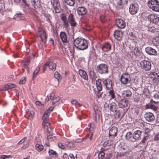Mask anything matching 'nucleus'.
Masks as SVG:
<instances>
[{
  "mask_svg": "<svg viewBox=\"0 0 159 159\" xmlns=\"http://www.w3.org/2000/svg\"><path fill=\"white\" fill-rule=\"evenodd\" d=\"M133 135L131 132H128L125 135L126 139L129 141H131L133 138Z\"/></svg>",
  "mask_w": 159,
  "mask_h": 159,
  "instance_id": "obj_36",
  "label": "nucleus"
},
{
  "mask_svg": "<svg viewBox=\"0 0 159 159\" xmlns=\"http://www.w3.org/2000/svg\"><path fill=\"white\" fill-rule=\"evenodd\" d=\"M97 71L101 74H105L108 72V67L105 64H100L97 66Z\"/></svg>",
  "mask_w": 159,
  "mask_h": 159,
  "instance_id": "obj_4",
  "label": "nucleus"
},
{
  "mask_svg": "<svg viewBox=\"0 0 159 159\" xmlns=\"http://www.w3.org/2000/svg\"><path fill=\"white\" fill-rule=\"evenodd\" d=\"M127 3V0H119L117 2V4L119 6L125 5Z\"/></svg>",
  "mask_w": 159,
  "mask_h": 159,
  "instance_id": "obj_43",
  "label": "nucleus"
},
{
  "mask_svg": "<svg viewBox=\"0 0 159 159\" xmlns=\"http://www.w3.org/2000/svg\"><path fill=\"white\" fill-rule=\"evenodd\" d=\"M79 73L81 77L86 80H88V76L86 72L85 71L81 69H80L79 70Z\"/></svg>",
  "mask_w": 159,
  "mask_h": 159,
  "instance_id": "obj_25",
  "label": "nucleus"
},
{
  "mask_svg": "<svg viewBox=\"0 0 159 159\" xmlns=\"http://www.w3.org/2000/svg\"><path fill=\"white\" fill-rule=\"evenodd\" d=\"M42 126L44 128H45L46 127H48L49 125V123L48 122V120H43L42 123Z\"/></svg>",
  "mask_w": 159,
  "mask_h": 159,
  "instance_id": "obj_47",
  "label": "nucleus"
},
{
  "mask_svg": "<svg viewBox=\"0 0 159 159\" xmlns=\"http://www.w3.org/2000/svg\"><path fill=\"white\" fill-rule=\"evenodd\" d=\"M55 97V94L53 93H52L50 94L49 98L51 100H53Z\"/></svg>",
  "mask_w": 159,
  "mask_h": 159,
  "instance_id": "obj_61",
  "label": "nucleus"
},
{
  "mask_svg": "<svg viewBox=\"0 0 159 159\" xmlns=\"http://www.w3.org/2000/svg\"><path fill=\"white\" fill-rule=\"evenodd\" d=\"M117 132V129L115 126L112 127L110 129L109 132V135L110 137L113 138L116 136Z\"/></svg>",
  "mask_w": 159,
  "mask_h": 159,
  "instance_id": "obj_18",
  "label": "nucleus"
},
{
  "mask_svg": "<svg viewBox=\"0 0 159 159\" xmlns=\"http://www.w3.org/2000/svg\"><path fill=\"white\" fill-rule=\"evenodd\" d=\"M65 2L67 5L72 6L75 3V0H64Z\"/></svg>",
  "mask_w": 159,
  "mask_h": 159,
  "instance_id": "obj_40",
  "label": "nucleus"
},
{
  "mask_svg": "<svg viewBox=\"0 0 159 159\" xmlns=\"http://www.w3.org/2000/svg\"><path fill=\"white\" fill-rule=\"evenodd\" d=\"M130 79V75L127 73H123L121 76L120 81L121 83L124 84H126L129 83Z\"/></svg>",
  "mask_w": 159,
  "mask_h": 159,
  "instance_id": "obj_7",
  "label": "nucleus"
},
{
  "mask_svg": "<svg viewBox=\"0 0 159 159\" xmlns=\"http://www.w3.org/2000/svg\"><path fill=\"white\" fill-rule=\"evenodd\" d=\"M149 78H151L152 81L156 82L159 78V76L157 73L155 72L150 73L149 75Z\"/></svg>",
  "mask_w": 159,
  "mask_h": 159,
  "instance_id": "obj_20",
  "label": "nucleus"
},
{
  "mask_svg": "<svg viewBox=\"0 0 159 159\" xmlns=\"http://www.w3.org/2000/svg\"><path fill=\"white\" fill-rule=\"evenodd\" d=\"M89 76L90 78L92 80L95 79L96 78V74L93 70H91L89 72Z\"/></svg>",
  "mask_w": 159,
  "mask_h": 159,
  "instance_id": "obj_37",
  "label": "nucleus"
},
{
  "mask_svg": "<svg viewBox=\"0 0 159 159\" xmlns=\"http://www.w3.org/2000/svg\"><path fill=\"white\" fill-rule=\"evenodd\" d=\"M51 3L53 7H54L55 6L56 7L60 5L58 0H53L51 2Z\"/></svg>",
  "mask_w": 159,
  "mask_h": 159,
  "instance_id": "obj_46",
  "label": "nucleus"
},
{
  "mask_svg": "<svg viewBox=\"0 0 159 159\" xmlns=\"http://www.w3.org/2000/svg\"><path fill=\"white\" fill-rule=\"evenodd\" d=\"M144 118L148 121H153L155 119L154 114L150 112H147L144 115Z\"/></svg>",
  "mask_w": 159,
  "mask_h": 159,
  "instance_id": "obj_12",
  "label": "nucleus"
},
{
  "mask_svg": "<svg viewBox=\"0 0 159 159\" xmlns=\"http://www.w3.org/2000/svg\"><path fill=\"white\" fill-rule=\"evenodd\" d=\"M132 95L131 91L129 90L124 91L123 92L122 95L125 99H127L130 98Z\"/></svg>",
  "mask_w": 159,
  "mask_h": 159,
  "instance_id": "obj_23",
  "label": "nucleus"
},
{
  "mask_svg": "<svg viewBox=\"0 0 159 159\" xmlns=\"http://www.w3.org/2000/svg\"><path fill=\"white\" fill-rule=\"evenodd\" d=\"M146 107L147 108H150L153 110L154 111H156L157 108V107L154 105L152 104H147L146 105Z\"/></svg>",
  "mask_w": 159,
  "mask_h": 159,
  "instance_id": "obj_39",
  "label": "nucleus"
},
{
  "mask_svg": "<svg viewBox=\"0 0 159 159\" xmlns=\"http://www.w3.org/2000/svg\"><path fill=\"white\" fill-rule=\"evenodd\" d=\"M115 101L118 103L119 107L123 108L127 107L129 105V101L125 98L121 99L120 96L116 98Z\"/></svg>",
  "mask_w": 159,
  "mask_h": 159,
  "instance_id": "obj_3",
  "label": "nucleus"
},
{
  "mask_svg": "<svg viewBox=\"0 0 159 159\" xmlns=\"http://www.w3.org/2000/svg\"><path fill=\"white\" fill-rule=\"evenodd\" d=\"M159 139V133L155 135L154 140L155 141L158 140Z\"/></svg>",
  "mask_w": 159,
  "mask_h": 159,
  "instance_id": "obj_63",
  "label": "nucleus"
},
{
  "mask_svg": "<svg viewBox=\"0 0 159 159\" xmlns=\"http://www.w3.org/2000/svg\"><path fill=\"white\" fill-rule=\"evenodd\" d=\"M77 11L79 15L83 16L87 12V10L84 7H79L77 9Z\"/></svg>",
  "mask_w": 159,
  "mask_h": 159,
  "instance_id": "obj_19",
  "label": "nucleus"
},
{
  "mask_svg": "<svg viewBox=\"0 0 159 159\" xmlns=\"http://www.w3.org/2000/svg\"><path fill=\"white\" fill-rule=\"evenodd\" d=\"M102 92H101V91H98L96 96L98 97L99 98L100 97H101L102 94Z\"/></svg>",
  "mask_w": 159,
  "mask_h": 159,
  "instance_id": "obj_60",
  "label": "nucleus"
},
{
  "mask_svg": "<svg viewBox=\"0 0 159 159\" xmlns=\"http://www.w3.org/2000/svg\"><path fill=\"white\" fill-rule=\"evenodd\" d=\"M105 155V153L102 151H101L99 153L98 158L99 159H102L104 158Z\"/></svg>",
  "mask_w": 159,
  "mask_h": 159,
  "instance_id": "obj_50",
  "label": "nucleus"
},
{
  "mask_svg": "<svg viewBox=\"0 0 159 159\" xmlns=\"http://www.w3.org/2000/svg\"><path fill=\"white\" fill-rule=\"evenodd\" d=\"M49 114L48 113V111H46L45 112L44 115H43L42 117V119L43 120H48V117Z\"/></svg>",
  "mask_w": 159,
  "mask_h": 159,
  "instance_id": "obj_42",
  "label": "nucleus"
},
{
  "mask_svg": "<svg viewBox=\"0 0 159 159\" xmlns=\"http://www.w3.org/2000/svg\"><path fill=\"white\" fill-rule=\"evenodd\" d=\"M138 9V4L136 3H132L130 6L129 11L131 14L134 15L137 12Z\"/></svg>",
  "mask_w": 159,
  "mask_h": 159,
  "instance_id": "obj_10",
  "label": "nucleus"
},
{
  "mask_svg": "<svg viewBox=\"0 0 159 159\" xmlns=\"http://www.w3.org/2000/svg\"><path fill=\"white\" fill-rule=\"evenodd\" d=\"M93 133H90L86 135L85 137V138L88 141L89 143L90 144L92 143L93 141Z\"/></svg>",
  "mask_w": 159,
  "mask_h": 159,
  "instance_id": "obj_30",
  "label": "nucleus"
},
{
  "mask_svg": "<svg viewBox=\"0 0 159 159\" xmlns=\"http://www.w3.org/2000/svg\"><path fill=\"white\" fill-rule=\"evenodd\" d=\"M145 51L146 53L149 55L154 56L157 55V52L156 50L150 47L146 48Z\"/></svg>",
  "mask_w": 159,
  "mask_h": 159,
  "instance_id": "obj_15",
  "label": "nucleus"
},
{
  "mask_svg": "<svg viewBox=\"0 0 159 159\" xmlns=\"http://www.w3.org/2000/svg\"><path fill=\"white\" fill-rule=\"evenodd\" d=\"M35 149L38 152L42 151L43 149V146L41 144L36 143L35 145Z\"/></svg>",
  "mask_w": 159,
  "mask_h": 159,
  "instance_id": "obj_34",
  "label": "nucleus"
},
{
  "mask_svg": "<svg viewBox=\"0 0 159 159\" xmlns=\"http://www.w3.org/2000/svg\"><path fill=\"white\" fill-rule=\"evenodd\" d=\"M58 145L59 147L62 149H64L65 148V146L63 145L61 143H58Z\"/></svg>",
  "mask_w": 159,
  "mask_h": 159,
  "instance_id": "obj_57",
  "label": "nucleus"
},
{
  "mask_svg": "<svg viewBox=\"0 0 159 159\" xmlns=\"http://www.w3.org/2000/svg\"><path fill=\"white\" fill-rule=\"evenodd\" d=\"M16 86V85L14 84L8 83L4 86V87L5 90H8L9 89L15 88Z\"/></svg>",
  "mask_w": 159,
  "mask_h": 159,
  "instance_id": "obj_31",
  "label": "nucleus"
},
{
  "mask_svg": "<svg viewBox=\"0 0 159 159\" xmlns=\"http://www.w3.org/2000/svg\"><path fill=\"white\" fill-rule=\"evenodd\" d=\"M64 159H69V157L68 155L66 153H65L63 156Z\"/></svg>",
  "mask_w": 159,
  "mask_h": 159,
  "instance_id": "obj_64",
  "label": "nucleus"
},
{
  "mask_svg": "<svg viewBox=\"0 0 159 159\" xmlns=\"http://www.w3.org/2000/svg\"><path fill=\"white\" fill-rule=\"evenodd\" d=\"M142 132L139 130H137L134 133L133 138L135 140L141 139Z\"/></svg>",
  "mask_w": 159,
  "mask_h": 159,
  "instance_id": "obj_21",
  "label": "nucleus"
},
{
  "mask_svg": "<svg viewBox=\"0 0 159 159\" xmlns=\"http://www.w3.org/2000/svg\"><path fill=\"white\" fill-rule=\"evenodd\" d=\"M74 46L78 49L83 50L88 48L87 41L84 39L78 38L74 41Z\"/></svg>",
  "mask_w": 159,
  "mask_h": 159,
  "instance_id": "obj_1",
  "label": "nucleus"
},
{
  "mask_svg": "<svg viewBox=\"0 0 159 159\" xmlns=\"http://www.w3.org/2000/svg\"><path fill=\"white\" fill-rule=\"evenodd\" d=\"M113 34L115 39L117 40L120 41L123 38V33L120 30H115Z\"/></svg>",
  "mask_w": 159,
  "mask_h": 159,
  "instance_id": "obj_13",
  "label": "nucleus"
},
{
  "mask_svg": "<svg viewBox=\"0 0 159 159\" xmlns=\"http://www.w3.org/2000/svg\"><path fill=\"white\" fill-rule=\"evenodd\" d=\"M116 25L119 28L123 29L125 26V23L121 19H118L116 20Z\"/></svg>",
  "mask_w": 159,
  "mask_h": 159,
  "instance_id": "obj_14",
  "label": "nucleus"
},
{
  "mask_svg": "<svg viewBox=\"0 0 159 159\" xmlns=\"http://www.w3.org/2000/svg\"><path fill=\"white\" fill-rule=\"evenodd\" d=\"M32 4L35 8H39L41 7L40 2L39 0H33Z\"/></svg>",
  "mask_w": 159,
  "mask_h": 159,
  "instance_id": "obj_29",
  "label": "nucleus"
},
{
  "mask_svg": "<svg viewBox=\"0 0 159 159\" xmlns=\"http://www.w3.org/2000/svg\"><path fill=\"white\" fill-rule=\"evenodd\" d=\"M60 100V98L58 97H56L54 98L53 100L52 101V103L53 104H54L56 102H58Z\"/></svg>",
  "mask_w": 159,
  "mask_h": 159,
  "instance_id": "obj_54",
  "label": "nucleus"
},
{
  "mask_svg": "<svg viewBox=\"0 0 159 159\" xmlns=\"http://www.w3.org/2000/svg\"><path fill=\"white\" fill-rule=\"evenodd\" d=\"M108 90H109L108 92V96L111 97V99H113L115 100V94L114 91L113 90V88L111 89H108Z\"/></svg>",
  "mask_w": 159,
  "mask_h": 159,
  "instance_id": "obj_32",
  "label": "nucleus"
},
{
  "mask_svg": "<svg viewBox=\"0 0 159 159\" xmlns=\"http://www.w3.org/2000/svg\"><path fill=\"white\" fill-rule=\"evenodd\" d=\"M148 30L149 31L152 33H155L157 31V29L153 26L149 28Z\"/></svg>",
  "mask_w": 159,
  "mask_h": 159,
  "instance_id": "obj_49",
  "label": "nucleus"
},
{
  "mask_svg": "<svg viewBox=\"0 0 159 159\" xmlns=\"http://www.w3.org/2000/svg\"><path fill=\"white\" fill-rule=\"evenodd\" d=\"M113 143V141L111 140H108L105 141L103 143V146L105 147H110Z\"/></svg>",
  "mask_w": 159,
  "mask_h": 159,
  "instance_id": "obj_33",
  "label": "nucleus"
},
{
  "mask_svg": "<svg viewBox=\"0 0 159 159\" xmlns=\"http://www.w3.org/2000/svg\"><path fill=\"white\" fill-rule=\"evenodd\" d=\"M61 18L64 27H68L69 26V21L67 19L66 16L64 14H61Z\"/></svg>",
  "mask_w": 159,
  "mask_h": 159,
  "instance_id": "obj_17",
  "label": "nucleus"
},
{
  "mask_svg": "<svg viewBox=\"0 0 159 159\" xmlns=\"http://www.w3.org/2000/svg\"><path fill=\"white\" fill-rule=\"evenodd\" d=\"M54 8L56 13H58L60 12L61 11L60 5L56 7L55 6L54 7Z\"/></svg>",
  "mask_w": 159,
  "mask_h": 159,
  "instance_id": "obj_51",
  "label": "nucleus"
},
{
  "mask_svg": "<svg viewBox=\"0 0 159 159\" xmlns=\"http://www.w3.org/2000/svg\"><path fill=\"white\" fill-rule=\"evenodd\" d=\"M67 146L68 148H72L75 147V145L72 142H68L67 144Z\"/></svg>",
  "mask_w": 159,
  "mask_h": 159,
  "instance_id": "obj_55",
  "label": "nucleus"
},
{
  "mask_svg": "<svg viewBox=\"0 0 159 159\" xmlns=\"http://www.w3.org/2000/svg\"><path fill=\"white\" fill-rule=\"evenodd\" d=\"M100 20L102 23H105L107 21V17L104 15H101L100 16Z\"/></svg>",
  "mask_w": 159,
  "mask_h": 159,
  "instance_id": "obj_45",
  "label": "nucleus"
},
{
  "mask_svg": "<svg viewBox=\"0 0 159 159\" xmlns=\"http://www.w3.org/2000/svg\"><path fill=\"white\" fill-rule=\"evenodd\" d=\"M71 103L72 104L76 106H81L76 100H72L71 101Z\"/></svg>",
  "mask_w": 159,
  "mask_h": 159,
  "instance_id": "obj_53",
  "label": "nucleus"
},
{
  "mask_svg": "<svg viewBox=\"0 0 159 159\" xmlns=\"http://www.w3.org/2000/svg\"><path fill=\"white\" fill-rule=\"evenodd\" d=\"M54 107H50L46 111H48V113L50 114V112L53 110Z\"/></svg>",
  "mask_w": 159,
  "mask_h": 159,
  "instance_id": "obj_62",
  "label": "nucleus"
},
{
  "mask_svg": "<svg viewBox=\"0 0 159 159\" xmlns=\"http://www.w3.org/2000/svg\"><path fill=\"white\" fill-rule=\"evenodd\" d=\"M27 139V138L26 137H24L23 139H22L21 140L19 141L18 143V144H20L22 143H23Z\"/></svg>",
  "mask_w": 159,
  "mask_h": 159,
  "instance_id": "obj_56",
  "label": "nucleus"
},
{
  "mask_svg": "<svg viewBox=\"0 0 159 159\" xmlns=\"http://www.w3.org/2000/svg\"><path fill=\"white\" fill-rule=\"evenodd\" d=\"M111 47L110 44L108 42H106L102 45V49L104 52H107L111 49Z\"/></svg>",
  "mask_w": 159,
  "mask_h": 159,
  "instance_id": "obj_22",
  "label": "nucleus"
},
{
  "mask_svg": "<svg viewBox=\"0 0 159 159\" xmlns=\"http://www.w3.org/2000/svg\"><path fill=\"white\" fill-rule=\"evenodd\" d=\"M60 37L64 44L68 42L67 35L65 32L61 31L60 34Z\"/></svg>",
  "mask_w": 159,
  "mask_h": 159,
  "instance_id": "obj_16",
  "label": "nucleus"
},
{
  "mask_svg": "<svg viewBox=\"0 0 159 159\" xmlns=\"http://www.w3.org/2000/svg\"><path fill=\"white\" fill-rule=\"evenodd\" d=\"M48 63L50 70L54 71L56 70L57 66L56 63L52 62H48Z\"/></svg>",
  "mask_w": 159,
  "mask_h": 159,
  "instance_id": "obj_28",
  "label": "nucleus"
},
{
  "mask_svg": "<svg viewBox=\"0 0 159 159\" xmlns=\"http://www.w3.org/2000/svg\"><path fill=\"white\" fill-rule=\"evenodd\" d=\"M103 84L106 86L107 90L112 89V83L111 80L108 78L106 79L103 81Z\"/></svg>",
  "mask_w": 159,
  "mask_h": 159,
  "instance_id": "obj_11",
  "label": "nucleus"
},
{
  "mask_svg": "<svg viewBox=\"0 0 159 159\" xmlns=\"http://www.w3.org/2000/svg\"><path fill=\"white\" fill-rule=\"evenodd\" d=\"M127 157L126 153L124 152H117L115 157L116 159H124Z\"/></svg>",
  "mask_w": 159,
  "mask_h": 159,
  "instance_id": "obj_26",
  "label": "nucleus"
},
{
  "mask_svg": "<svg viewBox=\"0 0 159 159\" xmlns=\"http://www.w3.org/2000/svg\"><path fill=\"white\" fill-rule=\"evenodd\" d=\"M96 86L98 91H101L102 90V86L101 80L100 79H98L96 82Z\"/></svg>",
  "mask_w": 159,
  "mask_h": 159,
  "instance_id": "obj_27",
  "label": "nucleus"
},
{
  "mask_svg": "<svg viewBox=\"0 0 159 159\" xmlns=\"http://www.w3.org/2000/svg\"><path fill=\"white\" fill-rule=\"evenodd\" d=\"M153 43L156 46L159 45V37H156L152 40Z\"/></svg>",
  "mask_w": 159,
  "mask_h": 159,
  "instance_id": "obj_41",
  "label": "nucleus"
},
{
  "mask_svg": "<svg viewBox=\"0 0 159 159\" xmlns=\"http://www.w3.org/2000/svg\"><path fill=\"white\" fill-rule=\"evenodd\" d=\"M153 98L155 100L159 99V93H156L153 95Z\"/></svg>",
  "mask_w": 159,
  "mask_h": 159,
  "instance_id": "obj_59",
  "label": "nucleus"
},
{
  "mask_svg": "<svg viewBox=\"0 0 159 159\" xmlns=\"http://www.w3.org/2000/svg\"><path fill=\"white\" fill-rule=\"evenodd\" d=\"M54 76L58 81L61 79V76L57 71L55 72L54 74Z\"/></svg>",
  "mask_w": 159,
  "mask_h": 159,
  "instance_id": "obj_48",
  "label": "nucleus"
},
{
  "mask_svg": "<svg viewBox=\"0 0 159 159\" xmlns=\"http://www.w3.org/2000/svg\"><path fill=\"white\" fill-rule=\"evenodd\" d=\"M48 62H46L42 67L43 72H44L46 69L47 67L48 66Z\"/></svg>",
  "mask_w": 159,
  "mask_h": 159,
  "instance_id": "obj_58",
  "label": "nucleus"
},
{
  "mask_svg": "<svg viewBox=\"0 0 159 159\" xmlns=\"http://www.w3.org/2000/svg\"><path fill=\"white\" fill-rule=\"evenodd\" d=\"M68 19L71 27H74L76 26L77 23L75 21V19L73 13L70 12L68 16Z\"/></svg>",
  "mask_w": 159,
  "mask_h": 159,
  "instance_id": "obj_9",
  "label": "nucleus"
},
{
  "mask_svg": "<svg viewBox=\"0 0 159 159\" xmlns=\"http://www.w3.org/2000/svg\"><path fill=\"white\" fill-rule=\"evenodd\" d=\"M49 155L52 157H58V153L55 151L52 150H51L48 152Z\"/></svg>",
  "mask_w": 159,
  "mask_h": 159,
  "instance_id": "obj_35",
  "label": "nucleus"
},
{
  "mask_svg": "<svg viewBox=\"0 0 159 159\" xmlns=\"http://www.w3.org/2000/svg\"><path fill=\"white\" fill-rule=\"evenodd\" d=\"M149 7L152 11L159 12V2L157 0H149L148 2Z\"/></svg>",
  "mask_w": 159,
  "mask_h": 159,
  "instance_id": "obj_2",
  "label": "nucleus"
},
{
  "mask_svg": "<svg viewBox=\"0 0 159 159\" xmlns=\"http://www.w3.org/2000/svg\"><path fill=\"white\" fill-rule=\"evenodd\" d=\"M147 18L148 21L153 23L156 24L159 21V18L157 15L155 14H151L147 16Z\"/></svg>",
  "mask_w": 159,
  "mask_h": 159,
  "instance_id": "obj_8",
  "label": "nucleus"
},
{
  "mask_svg": "<svg viewBox=\"0 0 159 159\" xmlns=\"http://www.w3.org/2000/svg\"><path fill=\"white\" fill-rule=\"evenodd\" d=\"M40 69V67L38 66L34 71L33 74V77L35 78L37 76V75L38 73V72L39 71Z\"/></svg>",
  "mask_w": 159,
  "mask_h": 159,
  "instance_id": "obj_44",
  "label": "nucleus"
},
{
  "mask_svg": "<svg viewBox=\"0 0 159 159\" xmlns=\"http://www.w3.org/2000/svg\"><path fill=\"white\" fill-rule=\"evenodd\" d=\"M134 54L136 56L139 57L140 55V50L137 48H135L133 50Z\"/></svg>",
  "mask_w": 159,
  "mask_h": 159,
  "instance_id": "obj_38",
  "label": "nucleus"
},
{
  "mask_svg": "<svg viewBox=\"0 0 159 159\" xmlns=\"http://www.w3.org/2000/svg\"><path fill=\"white\" fill-rule=\"evenodd\" d=\"M26 79L25 77H22L20 81V84H24L26 82Z\"/></svg>",
  "mask_w": 159,
  "mask_h": 159,
  "instance_id": "obj_52",
  "label": "nucleus"
},
{
  "mask_svg": "<svg viewBox=\"0 0 159 159\" xmlns=\"http://www.w3.org/2000/svg\"><path fill=\"white\" fill-rule=\"evenodd\" d=\"M117 109V106L115 102H112L110 104L109 109L112 112L116 113Z\"/></svg>",
  "mask_w": 159,
  "mask_h": 159,
  "instance_id": "obj_24",
  "label": "nucleus"
},
{
  "mask_svg": "<svg viewBox=\"0 0 159 159\" xmlns=\"http://www.w3.org/2000/svg\"><path fill=\"white\" fill-rule=\"evenodd\" d=\"M38 31L37 35L40 38L44 43L46 44L47 36L45 32L41 28H39Z\"/></svg>",
  "mask_w": 159,
  "mask_h": 159,
  "instance_id": "obj_5",
  "label": "nucleus"
},
{
  "mask_svg": "<svg viewBox=\"0 0 159 159\" xmlns=\"http://www.w3.org/2000/svg\"><path fill=\"white\" fill-rule=\"evenodd\" d=\"M140 64L141 68L146 71L149 70L151 69V63L149 61L143 60L141 61Z\"/></svg>",
  "mask_w": 159,
  "mask_h": 159,
  "instance_id": "obj_6",
  "label": "nucleus"
}]
</instances>
